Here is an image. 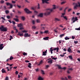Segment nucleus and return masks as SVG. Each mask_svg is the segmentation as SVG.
Returning <instances> with one entry per match:
<instances>
[{
	"label": "nucleus",
	"instance_id": "obj_31",
	"mask_svg": "<svg viewBox=\"0 0 80 80\" xmlns=\"http://www.w3.org/2000/svg\"><path fill=\"white\" fill-rule=\"evenodd\" d=\"M65 40H69V39H70V38H68V37H66L64 38Z\"/></svg>",
	"mask_w": 80,
	"mask_h": 80
},
{
	"label": "nucleus",
	"instance_id": "obj_64",
	"mask_svg": "<svg viewBox=\"0 0 80 80\" xmlns=\"http://www.w3.org/2000/svg\"><path fill=\"white\" fill-rule=\"evenodd\" d=\"M75 36H72V39H75Z\"/></svg>",
	"mask_w": 80,
	"mask_h": 80
},
{
	"label": "nucleus",
	"instance_id": "obj_56",
	"mask_svg": "<svg viewBox=\"0 0 80 80\" xmlns=\"http://www.w3.org/2000/svg\"><path fill=\"white\" fill-rule=\"evenodd\" d=\"M1 18H2V20H4V21H5V18H3V17H1Z\"/></svg>",
	"mask_w": 80,
	"mask_h": 80
},
{
	"label": "nucleus",
	"instance_id": "obj_40",
	"mask_svg": "<svg viewBox=\"0 0 80 80\" xmlns=\"http://www.w3.org/2000/svg\"><path fill=\"white\" fill-rule=\"evenodd\" d=\"M36 22H37V23H40V20L37 19Z\"/></svg>",
	"mask_w": 80,
	"mask_h": 80
},
{
	"label": "nucleus",
	"instance_id": "obj_18",
	"mask_svg": "<svg viewBox=\"0 0 80 80\" xmlns=\"http://www.w3.org/2000/svg\"><path fill=\"white\" fill-rule=\"evenodd\" d=\"M31 65H32V64H31V63H29L28 65V67H29V68H31L32 67Z\"/></svg>",
	"mask_w": 80,
	"mask_h": 80
},
{
	"label": "nucleus",
	"instance_id": "obj_52",
	"mask_svg": "<svg viewBox=\"0 0 80 80\" xmlns=\"http://www.w3.org/2000/svg\"><path fill=\"white\" fill-rule=\"evenodd\" d=\"M67 68L66 67H64V68H62L61 69H63V70H66V69Z\"/></svg>",
	"mask_w": 80,
	"mask_h": 80
},
{
	"label": "nucleus",
	"instance_id": "obj_35",
	"mask_svg": "<svg viewBox=\"0 0 80 80\" xmlns=\"http://www.w3.org/2000/svg\"><path fill=\"white\" fill-rule=\"evenodd\" d=\"M41 72L42 73V75H44V74H45L44 71H43V70H41Z\"/></svg>",
	"mask_w": 80,
	"mask_h": 80
},
{
	"label": "nucleus",
	"instance_id": "obj_54",
	"mask_svg": "<svg viewBox=\"0 0 80 80\" xmlns=\"http://www.w3.org/2000/svg\"><path fill=\"white\" fill-rule=\"evenodd\" d=\"M17 7H18V8H21V6H19L18 5H17Z\"/></svg>",
	"mask_w": 80,
	"mask_h": 80
},
{
	"label": "nucleus",
	"instance_id": "obj_11",
	"mask_svg": "<svg viewBox=\"0 0 80 80\" xmlns=\"http://www.w3.org/2000/svg\"><path fill=\"white\" fill-rule=\"evenodd\" d=\"M23 25L21 23H20L18 25V27H22Z\"/></svg>",
	"mask_w": 80,
	"mask_h": 80
},
{
	"label": "nucleus",
	"instance_id": "obj_3",
	"mask_svg": "<svg viewBox=\"0 0 80 80\" xmlns=\"http://www.w3.org/2000/svg\"><path fill=\"white\" fill-rule=\"evenodd\" d=\"M24 10L27 13H32V12L30 11L27 8L24 9Z\"/></svg>",
	"mask_w": 80,
	"mask_h": 80
},
{
	"label": "nucleus",
	"instance_id": "obj_20",
	"mask_svg": "<svg viewBox=\"0 0 80 80\" xmlns=\"http://www.w3.org/2000/svg\"><path fill=\"white\" fill-rule=\"evenodd\" d=\"M61 17H63L64 18V19L66 20H68V18H67V16H62Z\"/></svg>",
	"mask_w": 80,
	"mask_h": 80
},
{
	"label": "nucleus",
	"instance_id": "obj_59",
	"mask_svg": "<svg viewBox=\"0 0 80 80\" xmlns=\"http://www.w3.org/2000/svg\"><path fill=\"white\" fill-rule=\"evenodd\" d=\"M12 3H16L15 1H12Z\"/></svg>",
	"mask_w": 80,
	"mask_h": 80
},
{
	"label": "nucleus",
	"instance_id": "obj_9",
	"mask_svg": "<svg viewBox=\"0 0 80 80\" xmlns=\"http://www.w3.org/2000/svg\"><path fill=\"white\" fill-rule=\"evenodd\" d=\"M3 44H0V50H2V48H3L4 47H3Z\"/></svg>",
	"mask_w": 80,
	"mask_h": 80
},
{
	"label": "nucleus",
	"instance_id": "obj_16",
	"mask_svg": "<svg viewBox=\"0 0 80 80\" xmlns=\"http://www.w3.org/2000/svg\"><path fill=\"white\" fill-rule=\"evenodd\" d=\"M52 62H53V60L51 59L48 61V63H50V64H52Z\"/></svg>",
	"mask_w": 80,
	"mask_h": 80
},
{
	"label": "nucleus",
	"instance_id": "obj_45",
	"mask_svg": "<svg viewBox=\"0 0 80 80\" xmlns=\"http://www.w3.org/2000/svg\"><path fill=\"white\" fill-rule=\"evenodd\" d=\"M5 12H6V14H7L8 13H9V11H8V10H6L5 11Z\"/></svg>",
	"mask_w": 80,
	"mask_h": 80
},
{
	"label": "nucleus",
	"instance_id": "obj_47",
	"mask_svg": "<svg viewBox=\"0 0 80 80\" xmlns=\"http://www.w3.org/2000/svg\"><path fill=\"white\" fill-rule=\"evenodd\" d=\"M74 43H75V44H77V43H78V41H74Z\"/></svg>",
	"mask_w": 80,
	"mask_h": 80
},
{
	"label": "nucleus",
	"instance_id": "obj_58",
	"mask_svg": "<svg viewBox=\"0 0 80 80\" xmlns=\"http://www.w3.org/2000/svg\"><path fill=\"white\" fill-rule=\"evenodd\" d=\"M44 3H49V2H47V1H44Z\"/></svg>",
	"mask_w": 80,
	"mask_h": 80
},
{
	"label": "nucleus",
	"instance_id": "obj_28",
	"mask_svg": "<svg viewBox=\"0 0 80 80\" xmlns=\"http://www.w3.org/2000/svg\"><path fill=\"white\" fill-rule=\"evenodd\" d=\"M38 80H43V78L41 77H39L38 78Z\"/></svg>",
	"mask_w": 80,
	"mask_h": 80
},
{
	"label": "nucleus",
	"instance_id": "obj_19",
	"mask_svg": "<svg viewBox=\"0 0 80 80\" xmlns=\"http://www.w3.org/2000/svg\"><path fill=\"white\" fill-rule=\"evenodd\" d=\"M38 17H43V13H41L39 15H38Z\"/></svg>",
	"mask_w": 80,
	"mask_h": 80
},
{
	"label": "nucleus",
	"instance_id": "obj_12",
	"mask_svg": "<svg viewBox=\"0 0 80 80\" xmlns=\"http://www.w3.org/2000/svg\"><path fill=\"white\" fill-rule=\"evenodd\" d=\"M12 67H10V68H8V67H7L6 68V69H7L8 71H10V70H12Z\"/></svg>",
	"mask_w": 80,
	"mask_h": 80
},
{
	"label": "nucleus",
	"instance_id": "obj_15",
	"mask_svg": "<svg viewBox=\"0 0 80 80\" xmlns=\"http://www.w3.org/2000/svg\"><path fill=\"white\" fill-rule=\"evenodd\" d=\"M55 21L56 22H57L58 21H60V20L58 18H55Z\"/></svg>",
	"mask_w": 80,
	"mask_h": 80
},
{
	"label": "nucleus",
	"instance_id": "obj_29",
	"mask_svg": "<svg viewBox=\"0 0 80 80\" xmlns=\"http://www.w3.org/2000/svg\"><path fill=\"white\" fill-rule=\"evenodd\" d=\"M13 20H14L16 22H19V20L18 19V18H14L13 19Z\"/></svg>",
	"mask_w": 80,
	"mask_h": 80
},
{
	"label": "nucleus",
	"instance_id": "obj_14",
	"mask_svg": "<svg viewBox=\"0 0 80 80\" xmlns=\"http://www.w3.org/2000/svg\"><path fill=\"white\" fill-rule=\"evenodd\" d=\"M57 50V52H58V50H59V48H54V50Z\"/></svg>",
	"mask_w": 80,
	"mask_h": 80
},
{
	"label": "nucleus",
	"instance_id": "obj_21",
	"mask_svg": "<svg viewBox=\"0 0 80 80\" xmlns=\"http://www.w3.org/2000/svg\"><path fill=\"white\" fill-rule=\"evenodd\" d=\"M21 19L23 21H24L25 20V17L24 16H22L21 17Z\"/></svg>",
	"mask_w": 80,
	"mask_h": 80
},
{
	"label": "nucleus",
	"instance_id": "obj_41",
	"mask_svg": "<svg viewBox=\"0 0 80 80\" xmlns=\"http://www.w3.org/2000/svg\"><path fill=\"white\" fill-rule=\"evenodd\" d=\"M75 30H80V27L78 28H76Z\"/></svg>",
	"mask_w": 80,
	"mask_h": 80
},
{
	"label": "nucleus",
	"instance_id": "obj_60",
	"mask_svg": "<svg viewBox=\"0 0 80 80\" xmlns=\"http://www.w3.org/2000/svg\"><path fill=\"white\" fill-rule=\"evenodd\" d=\"M53 74V72H51L50 73V75H52V74Z\"/></svg>",
	"mask_w": 80,
	"mask_h": 80
},
{
	"label": "nucleus",
	"instance_id": "obj_53",
	"mask_svg": "<svg viewBox=\"0 0 80 80\" xmlns=\"http://www.w3.org/2000/svg\"><path fill=\"white\" fill-rule=\"evenodd\" d=\"M71 10H72V8H70L68 9V12H70V11H71Z\"/></svg>",
	"mask_w": 80,
	"mask_h": 80
},
{
	"label": "nucleus",
	"instance_id": "obj_27",
	"mask_svg": "<svg viewBox=\"0 0 80 80\" xmlns=\"http://www.w3.org/2000/svg\"><path fill=\"white\" fill-rule=\"evenodd\" d=\"M49 0H42V3H44V2H48Z\"/></svg>",
	"mask_w": 80,
	"mask_h": 80
},
{
	"label": "nucleus",
	"instance_id": "obj_34",
	"mask_svg": "<svg viewBox=\"0 0 80 80\" xmlns=\"http://www.w3.org/2000/svg\"><path fill=\"white\" fill-rule=\"evenodd\" d=\"M6 4L7 6H8V5H10L11 3L9 2H6Z\"/></svg>",
	"mask_w": 80,
	"mask_h": 80
},
{
	"label": "nucleus",
	"instance_id": "obj_61",
	"mask_svg": "<svg viewBox=\"0 0 80 80\" xmlns=\"http://www.w3.org/2000/svg\"><path fill=\"white\" fill-rule=\"evenodd\" d=\"M67 8H68V7H67L64 10V12H65L66 11V10H67Z\"/></svg>",
	"mask_w": 80,
	"mask_h": 80
},
{
	"label": "nucleus",
	"instance_id": "obj_44",
	"mask_svg": "<svg viewBox=\"0 0 80 80\" xmlns=\"http://www.w3.org/2000/svg\"><path fill=\"white\" fill-rule=\"evenodd\" d=\"M57 59V58H52V60H56Z\"/></svg>",
	"mask_w": 80,
	"mask_h": 80
},
{
	"label": "nucleus",
	"instance_id": "obj_23",
	"mask_svg": "<svg viewBox=\"0 0 80 80\" xmlns=\"http://www.w3.org/2000/svg\"><path fill=\"white\" fill-rule=\"evenodd\" d=\"M22 32H23V33H27V32H28V31L24 30L22 31Z\"/></svg>",
	"mask_w": 80,
	"mask_h": 80
},
{
	"label": "nucleus",
	"instance_id": "obj_24",
	"mask_svg": "<svg viewBox=\"0 0 80 80\" xmlns=\"http://www.w3.org/2000/svg\"><path fill=\"white\" fill-rule=\"evenodd\" d=\"M42 56H43V55H44V56H45L46 55V53H47L45 52H42Z\"/></svg>",
	"mask_w": 80,
	"mask_h": 80
},
{
	"label": "nucleus",
	"instance_id": "obj_17",
	"mask_svg": "<svg viewBox=\"0 0 80 80\" xmlns=\"http://www.w3.org/2000/svg\"><path fill=\"white\" fill-rule=\"evenodd\" d=\"M2 73H6V71L5 69L3 68L2 70Z\"/></svg>",
	"mask_w": 80,
	"mask_h": 80
},
{
	"label": "nucleus",
	"instance_id": "obj_37",
	"mask_svg": "<svg viewBox=\"0 0 80 80\" xmlns=\"http://www.w3.org/2000/svg\"><path fill=\"white\" fill-rule=\"evenodd\" d=\"M37 8H38V9H40V4H39V3L38 4Z\"/></svg>",
	"mask_w": 80,
	"mask_h": 80
},
{
	"label": "nucleus",
	"instance_id": "obj_63",
	"mask_svg": "<svg viewBox=\"0 0 80 80\" xmlns=\"http://www.w3.org/2000/svg\"><path fill=\"white\" fill-rule=\"evenodd\" d=\"M67 73H70V72L69 70H68Z\"/></svg>",
	"mask_w": 80,
	"mask_h": 80
},
{
	"label": "nucleus",
	"instance_id": "obj_30",
	"mask_svg": "<svg viewBox=\"0 0 80 80\" xmlns=\"http://www.w3.org/2000/svg\"><path fill=\"white\" fill-rule=\"evenodd\" d=\"M22 55L24 56H26V55H27V53L24 52L22 53Z\"/></svg>",
	"mask_w": 80,
	"mask_h": 80
},
{
	"label": "nucleus",
	"instance_id": "obj_51",
	"mask_svg": "<svg viewBox=\"0 0 80 80\" xmlns=\"http://www.w3.org/2000/svg\"><path fill=\"white\" fill-rule=\"evenodd\" d=\"M49 67V65H47L46 66V68H48Z\"/></svg>",
	"mask_w": 80,
	"mask_h": 80
},
{
	"label": "nucleus",
	"instance_id": "obj_5",
	"mask_svg": "<svg viewBox=\"0 0 80 80\" xmlns=\"http://www.w3.org/2000/svg\"><path fill=\"white\" fill-rule=\"evenodd\" d=\"M73 5H75V6L74 7V9H77V7H78V4L77 3H73Z\"/></svg>",
	"mask_w": 80,
	"mask_h": 80
},
{
	"label": "nucleus",
	"instance_id": "obj_33",
	"mask_svg": "<svg viewBox=\"0 0 80 80\" xmlns=\"http://www.w3.org/2000/svg\"><path fill=\"white\" fill-rule=\"evenodd\" d=\"M12 59H13V57L12 56H11L9 58V60H12Z\"/></svg>",
	"mask_w": 80,
	"mask_h": 80
},
{
	"label": "nucleus",
	"instance_id": "obj_22",
	"mask_svg": "<svg viewBox=\"0 0 80 80\" xmlns=\"http://www.w3.org/2000/svg\"><path fill=\"white\" fill-rule=\"evenodd\" d=\"M69 58L71 60H72L73 59V58H72V56L70 55L68 56Z\"/></svg>",
	"mask_w": 80,
	"mask_h": 80
},
{
	"label": "nucleus",
	"instance_id": "obj_55",
	"mask_svg": "<svg viewBox=\"0 0 80 80\" xmlns=\"http://www.w3.org/2000/svg\"><path fill=\"white\" fill-rule=\"evenodd\" d=\"M15 73L16 74V75H18V71H16Z\"/></svg>",
	"mask_w": 80,
	"mask_h": 80
},
{
	"label": "nucleus",
	"instance_id": "obj_48",
	"mask_svg": "<svg viewBox=\"0 0 80 80\" xmlns=\"http://www.w3.org/2000/svg\"><path fill=\"white\" fill-rule=\"evenodd\" d=\"M7 17L8 19H10V17L9 16H7Z\"/></svg>",
	"mask_w": 80,
	"mask_h": 80
},
{
	"label": "nucleus",
	"instance_id": "obj_13",
	"mask_svg": "<svg viewBox=\"0 0 80 80\" xmlns=\"http://www.w3.org/2000/svg\"><path fill=\"white\" fill-rule=\"evenodd\" d=\"M56 66H57V67H58L59 69H62V68L61 67V66L60 65H59L58 64H56Z\"/></svg>",
	"mask_w": 80,
	"mask_h": 80
},
{
	"label": "nucleus",
	"instance_id": "obj_2",
	"mask_svg": "<svg viewBox=\"0 0 80 80\" xmlns=\"http://www.w3.org/2000/svg\"><path fill=\"white\" fill-rule=\"evenodd\" d=\"M0 30L1 32H7V29L6 27H4V26L1 25L0 27Z\"/></svg>",
	"mask_w": 80,
	"mask_h": 80
},
{
	"label": "nucleus",
	"instance_id": "obj_36",
	"mask_svg": "<svg viewBox=\"0 0 80 80\" xmlns=\"http://www.w3.org/2000/svg\"><path fill=\"white\" fill-rule=\"evenodd\" d=\"M64 35H65V34H64L60 35V37H61V38H62V37H63V36H64Z\"/></svg>",
	"mask_w": 80,
	"mask_h": 80
},
{
	"label": "nucleus",
	"instance_id": "obj_32",
	"mask_svg": "<svg viewBox=\"0 0 80 80\" xmlns=\"http://www.w3.org/2000/svg\"><path fill=\"white\" fill-rule=\"evenodd\" d=\"M9 5L10 7L9 8H13V5H12V4H11Z\"/></svg>",
	"mask_w": 80,
	"mask_h": 80
},
{
	"label": "nucleus",
	"instance_id": "obj_26",
	"mask_svg": "<svg viewBox=\"0 0 80 80\" xmlns=\"http://www.w3.org/2000/svg\"><path fill=\"white\" fill-rule=\"evenodd\" d=\"M25 3H30V2L28 0H25Z\"/></svg>",
	"mask_w": 80,
	"mask_h": 80
},
{
	"label": "nucleus",
	"instance_id": "obj_4",
	"mask_svg": "<svg viewBox=\"0 0 80 80\" xmlns=\"http://www.w3.org/2000/svg\"><path fill=\"white\" fill-rule=\"evenodd\" d=\"M72 20L73 21L72 23H74L75 22V21H77V20H78V19H77V18H74L73 17L72 19Z\"/></svg>",
	"mask_w": 80,
	"mask_h": 80
},
{
	"label": "nucleus",
	"instance_id": "obj_6",
	"mask_svg": "<svg viewBox=\"0 0 80 80\" xmlns=\"http://www.w3.org/2000/svg\"><path fill=\"white\" fill-rule=\"evenodd\" d=\"M22 32H18V35L21 37V36H23V33H22Z\"/></svg>",
	"mask_w": 80,
	"mask_h": 80
},
{
	"label": "nucleus",
	"instance_id": "obj_10",
	"mask_svg": "<svg viewBox=\"0 0 80 80\" xmlns=\"http://www.w3.org/2000/svg\"><path fill=\"white\" fill-rule=\"evenodd\" d=\"M43 63V61L42 60H41L40 62L38 64V65H40V64H42Z\"/></svg>",
	"mask_w": 80,
	"mask_h": 80
},
{
	"label": "nucleus",
	"instance_id": "obj_50",
	"mask_svg": "<svg viewBox=\"0 0 80 80\" xmlns=\"http://www.w3.org/2000/svg\"><path fill=\"white\" fill-rule=\"evenodd\" d=\"M68 77L69 79H70V78H72V77H71V76H68Z\"/></svg>",
	"mask_w": 80,
	"mask_h": 80
},
{
	"label": "nucleus",
	"instance_id": "obj_1",
	"mask_svg": "<svg viewBox=\"0 0 80 80\" xmlns=\"http://www.w3.org/2000/svg\"><path fill=\"white\" fill-rule=\"evenodd\" d=\"M53 7L52 9H48L46 10V12L44 13L45 15H50V13L52 11H53V9H56V7H55V5H53Z\"/></svg>",
	"mask_w": 80,
	"mask_h": 80
},
{
	"label": "nucleus",
	"instance_id": "obj_39",
	"mask_svg": "<svg viewBox=\"0 0 80 80\" xmlns=\"http://www.w3.org/2000/svg\"><path fill=\"white\" fill-rule=\"evenodd\" d=\"M44 33H48V31L46 30L44 32Z\"/></svg>",
	"mask_w": 80,
	"mask_h": 80
},
{
	"label": "nucleus",
	"instance_id": "obj_57",
	"mask_svg": "<svg viewBox=\"0 0 80 80\" xmlns=\"http://www.w3.org/2000/svg\"><path fill=\"white\" fill-rule=\"evenodd\" d=\"M60 56L61 57H65V55H64V54H63V55H62V54H61V55H60Z\"/></svg>",
	"mask_w": 80,
	"mask_h": 80
},
{
	"label": "nucleus",
	"instance_id": "obj_8",
	"mask_svg": "<svg viewBox=\"0 0 80 80\" xmlns=\"http://www.w3.org/2000/svg\"><path fill=\"white\" fill-rule=\"evenodd\" d=\"M68 51L69 53H72V49L70 48H68Z\"/></svg>",
	"mask_w": 80,
	"mask_h": 80
},
{
	"label": "nucleus",
	"instance_id": "obj_49",
	"mask_svg": "<svg viewBox=\"0 0 80 80\" xmlns=\"http://www.w3.org/2000/svg\"><path fill=\"white\" fill-rule=\"evenodd\" d=\"M1 3H4V1L3 0H2L0 2Z\"/></svg>",
	"mask_w": 80,
	"mask_h": 80
},
{
	"label": "nucleus",
	"instance_id": "obj_62",
	"mask_svg": "<svg viewBox=\"0 0 80 80\" xmlns=\"http://www.w3.org/2000/svg\"><path fill=\"white\" fill-rule=\"evenodd\" d=\"M4 7V10H6L7 9V8H6V6H3Z\"/></svg>",
	"mask_w": 80,
	"mask_h": 80
},
{
	"label": "nucleus",
	"instance_id": "obj_25",
	"mask_svg": "<svg viewBox=\"0 0 80 80\" xmlns=\"http://www.w3.org/2000/svg\"><path fill=\"white\" fill-rule=\"evenodd\" d=\"M48 38H49L48 37H46L43 38V39L45 40H48Z\"/></svg>",
	"mask_w": 80,
	"mask_h": 80
},
{
	"label": "nucleus",
	"instance_id": "obj_43",
	"mask_svg": "<svg viewBox=\"0 0 80 80\" xmlns=\"http://www.w3.org/2000/svg\"><path fill=\"white\" fill-rule=\"evenodd\" d=\"M32 28L33 29H36V27L35 26H32Z\"/></svg>",
	"mask_w": 80,
	"mask_h": 80
},
{
	"label": "nucleus",
	"instance_id": "obj_7",
	"mask_svg": "<svg viewBox=\"0 0 80 80\" xmlns=\"http://www.w3.org/2000/svg\"><path fill=\"white\" fill-rule=\"evenodd\" d=\"M24 37H30V35L28 34V33H26L24 35Z\"/></svg>",
	"mask_w": 80,
	"mask_h": 80
},
{
	"label": "nucleus",
	"instance_id": "obj_38",
	"mask_svg": "<svg viewBox=\"0 0 80 80\" xmlns=\"http://www.w3.org/2000/svg\"><path fill=\"white\" fill-rule=\"evenodd\" d=\"M66 3V1L65 2H61V5H63V4H65Z\"/></svg>",
	"mask_w": 80,
	"mask_h": 80
},
{
	"label": "nucleus",
	"instance_id": "obj_42",
	"mask_svg": "<svg viewBox=\"0 0 80 80\" xmlns=\"http://www.w3.org/2000/svg\"><path fill=\"white\" fill-rule=\"evenodd\" d=\"M50 51H53V50H54V49H52V48H50Z\"/></svg>",
	"mask_w": 80,
	"mask_h": 80
},
{
	"label": "nucleus",
	"instance_id": "obj_46",
	"mask_svg": "<svg viewBox=\"0 0 80 80\" xmlns=\"http://www.w3.org/2000/svg\"><path fill=\"white\" fill-rule=\"evenodd\" d=\"M32 23H33V24L34 25V24H35V21L32 20Z\"/></svg>",
	"mask_w": 80,
	"mask_h": 80
}]
</instances>
